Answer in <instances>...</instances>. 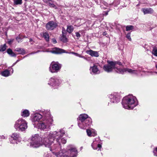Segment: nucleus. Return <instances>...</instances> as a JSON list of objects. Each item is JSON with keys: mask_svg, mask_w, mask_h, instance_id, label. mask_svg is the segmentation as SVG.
<instances>
[{"mask_svg": "<svg viewBox=\"0 0 157 157\" xmlns=\"http://www.w3.org/2000/svg\"><path fill=\"white\" fill-rule=\"evenodd\" d=\"M61 67V65L58 62H52L51 64L50 71L52 73H56L59 71Z\"/></svg>", "mask_w": 157, "mask_h": 157, "instance_id": "9", "label": "nucleus"}, {"mask_svg": "<svg viewBox=\"0 0 157 157\" xmlns=\"http://www.w3.org/2000/svg\"><path fill=\"white\" fill-rule=\"evenodd\" d=\"M16 63V62H15L14 63H13V65H12V67Z\"/></svg>", "mask_w": 157, "mask_h": 157, "instance_id": "46", "label": "nucleus"}, {"mask_svg": "<svg viewBox=\"0 0 157 157\" xmlns=\"http://www.w3.org/2000/svg\"><path fill=\"white\" fill-rule=\"evenodd\" d=\"M86 132L87 133V135L89 136H94L96 135V133L95 132H94V135H93V133L91 132V131L90 129H87L86 130Z\"/></svg>", "mask_w": 157, "mask_h": 157, "instance_id": "28", "label": "nucleus"}, {"mask_svg": "<svg viewBox=\"0 0 157 157\" xmlns=\"http://www.w3.org/2000/svg\"><path fill=\"white\" fill-rule=\"evenodd\" d=\"M126 37L129 40L131 41V38L130 36V33H128L126 35Z\"/></svg>", "mask_w": 157, "mask_h": 157, "instance_id": "34", "label": "nucleus"}, {"mask_svg": "<svg viewBox=\"0 0 157 157\" xmlns=\"http://www.w3.org/2000/svg\"><path fill=\"white\" fill-rule=\"evenodd\" d=\"M107 34V33H106V32H104L103 33V35H106Z\"/></svg>", "mask_w": 157, "mask_h": 157, "instance_id": "42", "label": "nucleus"}, {"mask_svg": "<svg viewBox=\"0 0 157 157\" xmlns=\"http://www.w3.org/2000/svg\"><path fill=\"white\" fill-rule=\"evenodd\" d=\"M14 40V39H9L8 40L7 43L9 44L10 45L12 44Z\"/></svg>", "mask_w": 157, "mask_h": 157, "instance_id": "36", "label": "nucleus"}, {"mask_svg": "<svg viewBox=\"0 0 157 157\" xmlns=\"http://www.w3.org/2000/svg\"><path fill=\"white\" fill-rule=\"evenodd\" d=\"M117 71L119 74H123L127 71L131 74L137 75L139 73L141 70L140 68L138 69H128L127 68H124L123 69H118L117 68Z\"/></svg>", "mask_w": 157, "mask_h": 157, "instance_id": "8", "label": "nucleus"}, {"mask_svg": "<svg viewBox=\"0 0 157 157\" xmlns=\"http://www.w3.org/2000/svg\"><path fill=\"white\" fill-rule=\"evenodd\" d=\"M122 104L124 109H132L138 105V102L136 97L129 95L123 98Z\"/></svg>", "mask_w": 157, "mask_h": 157, "instance_id": "3", "label": "nucleus"}, {"mask_svg": "<svg viewBox=\"0 0 157 157\" xmlns=\"http://www.w3.org/2000/svg\"><path fill=\"white\" fill-rule=\"evenodd\" d=\"M23 37H25L21 35H19L18 36H17L16 38V39L18 42H21V40L22 39Z\"/></svg>", "mask_w": 157, "mask_h": 157, "instance_id": "29", "label": "nucleus"}, {"mask_svg": "<svg viewBox=\"0 0 157 157\" xmlns=\"http://www.w3.org/2000/svg\"><path fill=\"white\" fill-rule=\"evenodd\" d=\"M74 30V28L72 26L69 25L67 26V31L69 33L72 32Z\"/></svg>", "mask_w": 157, "mask_h": 157, "instance_id": "26", "label": "nucleus"}, {"mask_svg": "<svg viewBox=\"0 0 157 157\" xmlns=\"http://www.w3.org/2000/svg\"><path fill=\"white\" fill-rule=\"evenodd\" d=\"M40 51H38L36 52H32V53H30V54H28L26 56H25V57H26V56H28L29 55H30V54H34L35 53H37L39 52Z\"/></svg>", "mask_w": 157, "mask_h": 157, "instance_id": "39", "label": "nucleus"}, {"mask_svg": "<svg viewBox=\"0 0 157 157\" xmlns=\"http://www.w3.org/2000/svg\"><path fill=\"white\" fill-rule=\"evenodd\" d=\"M25 1H26V0H25Z\"/></svg>", "mask_w": 157, "mask_h": 157, "instance_id": "51", "label": "nucleus"}, {"mask_svg": "<svg viewBox=\"0 0 157 157\" xmlns=\"http://www.w3.org/2000/svg\"><path fill=\"white\" fill-rule=\"evenodd\" d=\"M14 3L15 5L21 4L22 3V0H14Z\"/></svg>", "mask_w": 157, "mask_h": 157, "instance_id": "32", "label": "nucleus"}, {"mask_svg": "<svg viewBox=\"0 0 157 157\" xmlns=\"http://www.w3.org/2000/svg\"><path fill=\"white\" fill-rule=\"evenodd\" d=\"M107 63V64H105L104 65L103 69L105 71L108 72H110L112 71L113 69H114L115 71L119 73L117 71V68L118 69H124V68L121 69L118 68L117 66V65H122V63L120 62L108 61Z\"/></svg>", "mask_w": 157, "mask_h": 157, "instance_id": "6", "label": "nucleus"}, {"mask_svg": "<svg viewBox=\"0 0 157 157\" xmlns=\"http://www.w3.org/2000/svg\"><path fill=\"white\" fill-rule=\"evenodd\" d=\"M155 67L156 68H157V64H156L155 65Z\"/></svg>", "mask_w": 157, "mask_h": 157, "instance_id": "48", "label": "nucleus"}, {"mask_svg": "<svg viewBox=\"0 0 157 157\" xmlns=\"http://www.w3.org/2000/svg\"><path fill=\"white\" fill-rule=\"evenodd\" d=\"M66 32L65 29L62 31V35L61 36L60 39L63 42H66L67 41V39L66 37Z\"/></svg>", "mask_w": 157, "mask_h": 157, "instance_id": "17", "label": "nucleus"}, {"mask_svg": "<svg viewBox=\"0 0 157 157\" xmlns=\"http://www.w3.org/2000/svg\"><path fill=\"white\" fill-rule=\"evenodd\" d=\"M157 152V147L155 148V150H154V151H153V152L154 153V155H155L156 154H155V152Z\"/></svg>", "mask_w": 157, "mask_h": 157, "instance_id": "41", "label": "nucleus"}, {"mask_svg": "<svg viewBox=\"0 0 157 157\" xmlns=\"http://www.w3.org/2000/svg\"><path fill=\"white\" fill-rule=\"evenodd\" d=\"M11 69H12V71H13V68H11Z\"/></svg>", "mask_w": 157, "mask_h": 157, "instance_id": "49", "label": "nucleus"}, {"mask_svg": "<svg viewBox=\"0 0 157 157\" xmlns=\"http://www.w3.org/2000/svg\"><path fill=\"white\" fill-rule=\"evenodd\" d=\"M52 42H53L54 44H56L57 43L56 40L55 39H52Z\"/></svg>", "mask_w": 157, "mask_h": 157, "instance_id": "40", "label": "nucleus"}, {"mask_svg": "<svg viewBox=\"0 0 157 157\" xmlns=\"http://www.w3.org/2000/svg\"><path fill=\"white\" fill-rule=\"evenodd\" d=\"M19 140H20V135L17 133H14L12 134L10 139V143L13 144H17Z\"/></svg>", "mask_w": 157, "mask_h": 157, "instance_id": "10", "label": "nucleus"}, {"mask_svg": "<svg viewBox=\"0 0 157 157\" xmlns=\"http://www.w3.org/2000/svg\"><path fill=\"white\" fill-rule=\"evenodd\" d=\"M108 11H107V12H106L105 13V15H108Z\"/></svg>", "mask_w": 157, "mask_h": 157, "instance_id": "43", "label": "nucleus"}, {"mask_svg": "<svg viewBox=\"0 0 157 157\" xmlns=\"http://www.w3.org/2000/svg\"><path fill=\"white\" fill-rule=\"evenodd\" d=\"M60 82L59 80L55 77L51 78L48 82V84L55 88H56V86H58Z\"/></svg>", "mask_w": 157, "mask_h": 157, "instance_id": "13", "label": "nucleus"}, {"mask_svg": "<svg viewBox=\"0 0 157 157\" xmlns=\"http://www.w3.org/2000/svg\"><path fill=\"white\" fill-rule=\"evenodd\" d=\"M142 11L143 12L144 14L151 13H152L154 12L153 10L151 8L143 9H142Z\"/></svg>", "mask_w": 157, "mask_h": 157, "instance_id": "20", "label": "nucleus"}, {"mask_svg": "<svg viewBox=\"0 0 157 157\" xmlns=\"http://www.w3.org/2000/svg\"><path fill=\"white\" fill-rule=\"evenodd\" d=\"M54 149V148H53V147H52V148L51 147L50 148V151H52V149Z\"/></svg>", "mask_w": 157, "mask_h": 157, "instance_id": "44", "label": "nucleus"}, {"mask_svg": "<svg viewBox=\"0 0 157 157\" xmlns=\"http://www.w3.org/2000/svg\"><path fill=\"white\" fill-rule=\"evenodd\" d=\"M45 111H44L43 113ZM43 117L44 114L42 115L39 113H36L34 114L31 117V121L33 122L38 121L42 118H43Z\"/></svg>", "mask_w": 157, "mask_h": 157, "instance_id": "14", "label": "nucleus"}, {"mask_svg": "<svg viewBox=\"0 0 157 157\" xmlns=\"http://www.w3.org/2000/svg\"><path fill=\"white\" fill-rule=\"evenodd\" d=\"M7 52L11 56L16 57V54L14 53L10 48H9L7 50Z\"/></svg>", "mask_w": 157, "mask_h": 157, "instance_id": "23", "label": "nucleus"}, {"mask_svg": "<svg viewBox=\"0 0 157 157\" xmlns=\"http://www.w3.org/2000/svg\"><path fill=\"white\" fill-rule=\"evenodd\" d=\"M33 41V40L32 39L30 38L29 39V41L30 42H31V41Z\"/></svg>", "mask_w": 157, "mask_h": 157, "instance_id": "45", "label": "nucleus"}, {"mask_svg": "<svg viewBox=\"0 0 157 157\" xmlns=\"http://www.w3.org/2000/svg\"><path fill=\"white\" fill-rule=\"evenodd\" d=\"M86 53L92 56L98 57L99 55L98 52L97 51H94L91 50H87L86 52Z\"/></svg>", "mask_w": 157, "mask_h": 157, "instance_id": "18", "label": "nucleus"}, {"mask_svg": "<svg viewBox=\"0 0 157 157\" xmlns=\"http://www.w3.org/2000/svg\"><path fill=\"white\" fill-rule=\"evenodd\" d=\"M6 48V44L0 45V52H3L5 51Z\"/></svg>", "mask_w": 157, "mask_h": 157, "instance_id": "27", "label": "nucleus"}, {"mask_svg": "<svg viewBox=\"0 0 157 157\" xmlns=\"http://www.w3.org/2000/svg\"><path fill=\"white\" fill-rule=\"evenodd\" d=\"M152 53L155 56L157 57V48L155 47L153 48Z\"/></svg>", "mask_w": 157, "mask_h": 157, "instance_id": "30", "label": "nucleus"}, {"mask_svg": "<svg viewBox=\"0 0 157 157\" xmlns=\"http://www.w3.org/2000/svg\"><path fill=\"white\" fill-rule=\"evenodd\" d=\"M0 138L1 139H6L7 138V136H5L3 135H2V136H0Z\"/></svg>", "mask_w": 157, "mask_h": 157, "instance_id": "37", "label": "nucleus"}, {"mask_svg": "<svg viewBox=\"0 0 157 157\" xmlns=\"http://www.w3.org/2000/svg\"><path fill=\"white\" fill-rule=\"evenodd\" d=\"M14 127L17 130L23 131L27 128V124L25 120L20 119L15 122Z\"/></svg>", "mask_w": 157, "mask_h": 157, "instance_id": "7", "label": "nucleus"}, {"mask_svg": "<svg viewBox=\"0 0 157 157\" xmlns=\"http://www.w3.org/2000/svg\"><path fill=\"white\" fill-rule=\"evenodd\" d=\"M90 70L91 74H97L100 73L98 66L96 64H94L93 67H91Z\"/></svg>", "mask_w": 157, "mask_h": 157, "instance_id": "15", "label": "nucleus"}, {"mask_svg": "<svg viewBox=\"0 0 157 157\" xmlns=\"http://www.w3.org/2000/svg\"><path fill=\"white\" fill-rule=\"evenodd\" d=\"M48 6L54 8L55 9H57V7L53 3H51L50 2L48 3Z\"/></svg>", "mask_w": 157, "mask_h": 157, "instance_id": "33", "label": "nucleus"}, {"mask_svg": "<svg viewBox=\"0 0 157 157\" xmlns=\"http://www.w3.org/2000/svg\"><path fill=\"white\" fill-rule=\"evenodd\" d=\"M43 114V118L41 121L37 124V126L39 129L46 131L49 129L52 123L53 120L49 111H45Z\"/></svg>", "mask_w": 157, "mask_h": 157, "instance_id": "2", "label": "nucleus"}, {"mask_svg": "<svg viewBox=\"0 0 157 157\" xmlns=\"http://www.w3.org/2000/svg\"><path fill=\"white\" fill-rule=\"evenodd\" d=\"M48 0V1H51V0Z\"/></svg>", "mask_w": 157, "mask_h": 157, "instance_id": "50", "label": "nucleus"}, {"mask_svg": "<svg viewBox=\"0 0 157 157\" xmlns=\"http://www.w3.org/2000/svg\"><path fill=\"white\" fill-rule=\"evenodd\" d=\"M65 50L62 49L56 48L54 50L52 51V52L55 54H60L62 53L65 52Z\"/></svg>", "mask_w": 157, "mask_h": 157, "instance_id": "19", "label": "nucleus"}, {"mask_svg": "<svg viewBox=\"0 0 157 157\" xmlns=\"http://www.w3.org/2000/svg\"><path fill=\"white\" fill-rule=\"evenodd\" d=\"M15 51L19 52V54H20L23 55L25 54V51L23 48H17L15 49Z\"/></svg>", "mask_w": 157, "mask_h": 157, "instance_id": "22", "label": "nucleus"}, {"mask_svg": "<svg viewBox=\"0 0 157 157\" xmlns=\"http://www.w3.org/2000/svg\"><path fill=\"white\" fill-rule=\"evenodd\" d=\"M57 24L53 21H50L46 24V28L48 30H52L56 28Z\"/></svg>", "mask_w": 157, "mask_h": 157, "instance_id": "12", "label": "nucleus"}, {"mask_svg": "<svg viewBox=\"0 0 157 157\" xmlns=\"http://www.w3.org/2000/svg\"><path fill=\"white\" fill-rule=\"evenodd\" d=\"M19 60H17L16 61V63H17V62H18L19 61Z\"/></svg>", "mask_w": 157, "mask_h": 157, "instance_id": "47", "label": "nucleus"}, {"mask_svg": "<svg viewBox=\"0 0 157 157\" xmlns=\"http://www.w3.org/2000/svg\"><path fill=\"white\" fill-rule=\"evenodd\" d=\"M75 34L76 36L77 37L79 38L80 37V35L78 32H76Z\"/></svg>", "mask_w": 157, "mask_h": 157, "instance_id": "38", "label": "nucleus"}, {"mask_svg": "<svg viewBox=\"0 0 157 157\" xmlns=\"http://www.w3.org/2000/svg\"><path fill=\"white\" fill-rule=\"evenodd\" d=\"M29 112L28 110L25 109L24 110L21 114V116L23 117H28L29 115Z\"/></svg>", "mask_w": 157, "mask_h": 157, "instance_id": "21", "label": "nucleus"}, {"mask_svg": "<svg viewBox=\"0 0 157 157\" xmlns=\"http://www.w3.org/2000/svg\"><path fill=\"white\" fill-rule=\"evenodd\" d=\"M109 97L111 99L110 104L113 103H117L120 101V98L119 94L116 93H114L110 94Z\"/></svg>", "mask_w": 157, "mask_h": 157, "instance_id": "11", "label": "nucleus"}, {"mask_svg": "<svg viewBox=\"0 0 157 157\" xmlns=\"http://www.w3.org/2000/svg\"><path fill=\"white\" fill-rule=\"evenodd\" d=\"M91 146L93 149L94 150H97L98 149V151L100 150L101 147V145L99 144V142L97 141L96 140L93 141Z\"/></svg>", "mask_w": 157, "mask_h": 157, "instance_id": "16", "label": "nucleus"}, {"mask_svg": "<svg viewBox=\"0 0 157 157\" xmlns=\"http://www.w3.org/2000/svg\"><path fill=\"white\" fill-rule=\"evenodd\" d=\"M43 36L44 39L47 41L49 40V35L47 32H44L43 33Z\"/></svg>", "mask_w": 157, "mask_h": 157, "instance_id": "25", "label": "nucleus"}, {"mask_svg": "<svg viewBox=\"0 0 157 157\" xmlns=\"http://www.w3.org/2000/svg\"><path fill=\"white\" fill-rule=\"evenodd\" d=\"M1 75L2 76L5 77L8 76L10 75V72L8 70H6L1 72Z\"/></svg>", "mask_w": 157, "mask_h": 157, "instance_id": "24", "label": "nucleus"}, {"mask_svg": "<svg viewBox=\"0 0 157 157\" xmlns=\"http://www.w3.org/2000/svg\"><path fill=\"white\" fill-rule=\"evenodd\" d=\"M134 28V26L132 25H128L126 26V31H128L132 30Z\"/></svg>", "mask_w": 157, "mask_h": 157, "instance_id": "31", "label": "nucleus"}, {"mask_svg": "<svg viewBox=\"0 0 157 157\" xmlns=\"http://www.w3.org/2000/svg\"><path fill=\"white\" fill-rule=\"evenodd\" d=\"M67 151L65 152L64 150H63L61 152L55 154L56 157H75L77 155L78 153L76 149L72 145H69L67 147Z\"/></svg>", "mask_w": 157, "mask_h": 157, "instance_id": "4", "label": "nucleus"}, {"mask_svg": "<svg viewBox=\"0 0 157 157\" xmlns=\"http://www.w3.org/2000/svg\"><path fill=\"white\" fill-rule=\"evenodd\" d=\"M65 134V131L61 129L58 131L45 133L42 137L38 134H35L32 137L30 146L37 148L44 145L46 147H50L55 139L59 146L61 143L65 144L66 140L64 138H61Z\"/></svg>", "mask_w": 157, "mask_h": 157, "instance_id": "1", "label": "nucleus"}, {"mask_svg": "<svg viewBox=\"0 0 157 157\" xmlns=\"http://www.w3.org/2000/svg\"><path fill=\"white\" fill-rule=\"evenodd\" d=\"M78 119V126L82 129H86L91 124L92 122L91 118L87 114L85 113L80 114Z\"/></svg>", "mask_w": 157, "mask_h": 157, "instance_id": "5", "label": "nucleus"}, {"mask_svg": "<svg viewBox=\"0 0 157 157\" xmlns=\"http://www.w3.org/2000/svg\"><path fill=\"white\" fill-rule=\"evenodd\" d=\"M71 53H72V54H74L76 56H78L79 57H80L84 58V59H85V58H84L83 56H81L80 55L78 54L77 53L74 52H71Z\"/></svg>", "mask_w": 157, "mask_h": 157, "instance_id": "35", "label": "nucleus"}]
</instances>
